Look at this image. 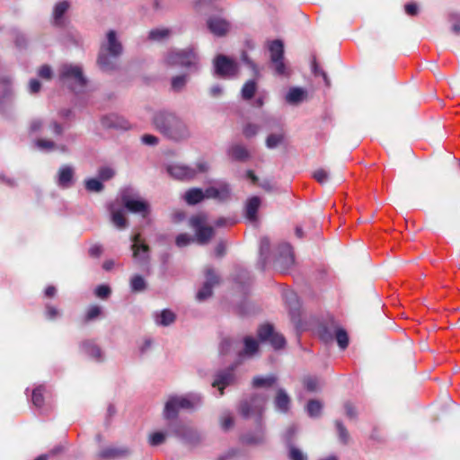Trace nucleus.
I'll return each mask as SVG.
<instances>
[{"mask_svg":"<svg viewBox=\"0 0 460 460\" xmlns=\"http://www.w3.org/2000/svg\"><path fill=\"white\" fill-rule=\"evenodd\" d=\"M294 254L292 247L288 243L279 246V256L276 260L275 266L280 271H287L294 265Z\"/></svg>","mask_w":460,"mask_h":460,"instance_id":"dca6fc26","label":"nucleus"},{"mask_svg":"<svg viewBox=\"0 0 460 460\" xmlns=\"http://www.w3.org/2000/svg\"><path fill=\"white\" fill-rule=\"evenodd\" d=\"M132 251L135 259L144 261L148 258L149 247L143 243L140 233L132 237Z\"/></svg>","mask_w":460,"mask_h":460,"instance_id":"6ab92c4d","label":"nucleus"},{"mask_svg":"<svg viewBox=\"0 0 460 460\" xmlns=\"http://www.w3.org/2000/svg\"><path fill=\"white\" fill-rule=\"evenodd\" d=\"M193 238L187 234H181L176 237V244L179 247H184L193 242Z\"/></svg>","mask_w":460,"mask_h":460,"instance_id":"5fc2aeb1","label":"nucleus"},{"mask_svg":"<svg viewBox=\"0 0 460 460\" xmlns=\"http://www.w3.org/2000/svg\"><path fill=\"white\" fill-rule=\"evenodd\" d=\"M102 314V308L98 305L90 306L85 314L84 319L86 322L93 321Z\"/></svg>","mask_w":460,"mask_h":460,"instance_id":"c03bdc74","label":"nucleus"},{"mask_svg":"<svg viewBox=\"0 0 460 460\" xmlns=\"http://www.w3.org/2000/svg\"><path fill=\"white\" fill-rule=\"evenodd\" d=\"M270 240L267 237H262L260 242V252L261 254H266L270 251Z\"/></svg>","mask_w":460,"mask_h":460,"instance_id":"680f3d73","label":"nucleus"},{"mask_svg":"<svg viewBox=\"0 0 460 460\" xmlns=\"http://www.w3.org/2000/svg\"><path fill=\"white\" fill-rule=\"evenodd\" d=\"M176 316L173 312L164 309L155 315V322L159 326H169L174 323Z\"/></svg>","mask_w":460,"mask_h":460,"instance_id":"c85d7f7f","label":"nucleus"},{"mask_svg":"<svg viewBox=\"0 0 460 460\" xmlns=\"http://www.w3.org/2000/svg\"><path fill=\"white\" fill-rule=\"evenodd\" d=\"M257 334L261 341L269 342L274 349H280L286 346L284 336L276 332L273 325L270 323L261 325L258 328Z\"/></svg>","mask_w":460,"mask_h":460,"instance_id":"1a4fd4ad","label":"nucleus"},{"mask_svg":"<svg viewBox=\"0 0 460 460\" xmlns=\"http://www.w3.org/2000/svg\"><path fill=\"white\" fill-rule=\"evenodd\" d=\"M229 156L235 161L244 162L250 157L248 149L242 145H233L228 149Z\"/></svg>","mask_w":460,"mask_h":460,"instance_id":"a878e982","label":"nucleus"},{"mask_svg":"<svg viewBox=\"0 0 460 460\" xmlns=\"http://www.w3.org/2000/svg\"><path fill=\"white\" fill-rule=\"evenodd\" d=\"M284 299L288 308L292 323L295 324L296 329H299L301 325V303L298 299L296 293L294 291V289H287V291L284 293Z\"/></svg>","mask_w":460,"mask_h":460,"instance_id":"ddd939ff","label":"nucleus"},{"mask_svg":"<svg viewBox=\"0 0 460 460\" xmlns=\"http://www.w3.org/2000/svg\"><path fill=\"white\" fill-rule=\"evenodd\" d=\"M35 146L40 150L50 151L56 148V144L48 139L40 138L35 141Z\"/></svg>","mask_w":460,"mask_h":460,"instance_id":"49530a36","label":"nucleus"},{"mask_svg":"<svg viewBox=\"0 0 460 460\" xmlns=\"http://www.w3.org/2000/svg\"><path fill=\"white\" fill-rule=\"evenodd\" d=\"M120 199L124 207L132 213L140 214L146 217L150 212L149 204L131 188H126L120 191Z\"/></svg>","mask_w":460,"mask_h":460,"instance_id":"20e7f679","label":"nucleus"},{"mask_svg":"<svg viewBox=\"0 0 460 460\" xmlns=\"http://www.w3.org/2000/svg\"><path fill=\"white\" fill-rule=\"evenodd\" d=\"M208 29L217 36L225 35L230 28L229 23L221 18H211L208 22Z\"/></svg>","mask_w":460,"mask_h":460,"instance_id":"412c9836","label":"nucleus"},{"mask_svg":"<svg viewBox=\"0 0 460 460\" xmlns=\"http://www.w3.org/2000/svg\"><path fill=\"white\" fill-rule=\"evenodd\" d=\"M269 49L276 74L279 75H288V68L284 63V46L282 41L279 40H273L270 44Z\"/></svg>","mask_w":460,"mask_h":460,"instance_id":"9d476101","label":"nucleus"},{"mask_svg":"<svg viewBox=\"0 0 460 460\" xmlns=\"http://www.w3.org/2000/svg\"><path fill=\"white\" fill-rule=\"evenodd\" d=\"M314 178L323 184L328 180V172L324 169H318L314 172Z\"/></svg>","mask_w":460,"mask_h":460,"instance_id":"13d9d810","label":"nucleus"},{"mask_svg":"<svg viewBox=\"0 0 460 460\" xmlns=\"http://www.w3.org/2000/svg\"><path fill=\"white\" fill-rule=\"evenodd\" d=\"M207 217L203 214L196 215L190 219V226L195 230L197 241L200 244L207 243L213 236L214 230L206 226Z\"/></svg>","mask_w":460,"mask_h":460,"instance_id":"9b49d317","label":"nucleus"},{"mask_svg":"<svg viewBox=\"0 0 460 460\" xmlns=\"http://www.w3.org/2000/svg\"><path fill=\"white\" fill-rule=\"evenodd\" d=\"M43 391L44 387L42 385L38 386L32 391V403L37 408H40L43 405Z\"/></svg>","mask_w":460,"mask_h":460,"instance_id":"ea45409f","label":"nucleus"},{"mask_svg":"<svg viewBox=\"0 0 460 460\" xmlns=\"http://www.w3.org/2000/svg\"><path fill=\"white\" fill-rule=\"evenodd\" d=\"M166 434L161 431L155 432L149 436L151 446H159L165 441Z\"/></svg>","mask_w":460,"mask_h":460,"instance_id":"de8ad7c7","label":"nucleus"},{"mask_svg":"<svg viewBox=\"0 0 460 460\" xmlns=\"http://www.w3.org/2000/svg\"><path fill=\"white\" fill-rule=\"evenodd\" d=\"M267 401L264 394H253L249 399L243 400L239 406L240 413L244 418L261 416Z\"/></svg>","mask_w":460,"mask_h":460,"instance_id":"6e6552de","label":"nucleus"},{"mask_svg":"<svg viewBox=\"0 0 460 460\" xmlns=\"http://www.w3.org/2000/svg\"><path fill=\"white\" fill-rule=\"evenodd\" d=\"M256 88V83L253 80L246 82L242 88V97L250 100L254 95Z\"/></svg>","mask_w":460,"mask_h":460,"instance_id":"c9c22d12","label":"nucleus"},{"mask_svg":"<svg viewBox=\"0 0 460 460\" xmlns=\"http://www.w3.org/2000/svg\"><path fill=\"white\" fill-rule=\"evenodd\" d=\"M274 404L276 410L285 413L288 411L290 405V398L284 389L279 388L278 390L274 400Z\"/></svg>","mask_w":460,"mask_h":460,"instance_id":"5701e85b","label":"nucleus"},{"mask_svg":"<svg viewBox=\"0 0 460 460\" xmlns=\"http://www.w3.org/2000/svg\"><path fill=\"white\" fill-rule=\"evenodd\" d=\"M204 284L203 288H213L220 284V276L214 268L207 266L204 269Z\"/></svg>","mask_w":460,"mask_h":460,"instance_id":"cd10ccee","label":"nucleus"},{"mask_svg":"<svg viewBox=\"0 0 460 460\" xmlns=\"http://www.w3.org/2000/svg\"><path fill=\"white\" fill-rule=\"evenodd\" d=\"M260 205L261 199L259 197L254 196L247 200L245 206V215L250 221L253 222L257 219V212Z\"/></svg>","mask_w":460,"mask_h":460,"instance_id":"bb28decb","label":"nucleus"},{"mask_svg":"<svg viewBox=\"0 0 460 460\" xmlns=\"http://www.w3.org/2000/svg\"><path fill=\"white\" fill-rule=\"evenodd\" d=\"M82 351L96 361H102L103 358L101 349L93 341H87L81 345Z\"/></svg>","mask_w":460,"mask_h":460,"instance_id":"b1692460","label":"nucleus"},{"mask_svg":"<svg viewBox=\"0 0 460 460\" xmlns=\"http://www.w3.org/2000/svg\"><path fill=\"white\" fill-rule=\"evenodd\" d=\"M202 402V395L198 393H189L183 395H170L164 405V416L166 420L175 419L180 410L193 411L199 408Z\"/></svg>","mask_w":460,"mask_h":460,"instance_id":"f03ea898","label":"nucleus"},{"mask_svg":"<svg viewBox=\"0 0 460 460\" xmlns=\"http://www.w3.org/2000/svg\"><path fill=\"white\" fill-rule=\"evenodd\" d=\"M220 425L224 430H228L234 426V418L230 412L226 411L220 417Z\"/></svg>","mask_w":460,"mask_h":460,"instance_id":"79ce46f5","label":"nucleus"},{"mask_svg":"<svg viewBox=\"0 0 460 460\" xmlns=\"http://www.w3.org/2000/svg\"><path fill=\"white\" fill-rule=\"evenodd\" d=\"M305 95L306 92L305 90H303L302 88L294 87L288 91L286 96V100L288 103L296 104L302 102L305 99Z\"/></svg>","mask_w":460,"mask_h":460,"instance_id":"2f4dec72","label":"nucleus"},{"mask_svg":"<svg viewBox=\"0 0 460 460\" xmlns=\"http://www.w3.org/2000/svg\"><path fill=\"white\" fill-rule=\"evenodd\" d=\"M44 125L41 119H36L31 120L30 124L31 133H40L43 131Z\"/></svg>","mask_w":460,"mask_h":460,"instance_id":"6e6d98bb","label":"nucleus"},{"mask_svg":"<svg viewBox=\"0 0 460 460\" xmlns=\"http://www.w3.org/2000/svg\"><path fill=\"white\" fill-rule=\"evenodd\" d=\"M283 140L281 134H270L266 139V146L269 148H274L279 146Z\"/></svg>","mask_w":460,"mask_h":460,"instance_id":"09e8293b","label":"nucleus"},{"mask_svg":"<svg viewBox=\"0 0 460 460\" xmlns=\"http://www.w3.org/2000/svg\"><path fill=\"white\" fill-rule=\"evenodd\" d=\"M133 453L130 447L126 445H111L99 452V457L105 460H122L128 458Z\"/></svg>","mask_w":460,"mask_h":460,"instance_id":"2eb2a0df","label":"nucleus"},{"mask_svg":"<svg viewBox=\"0 0 460 460\" xmlns=\"http://www.w3.org/2000/svg\"><path fill=\"white\" fill-rule=\"evenodd\" d=\"M243 350L240 353L243 357H252L259 350V342L251 336H246L243 339Z\"/></svg>","mask_w":460,"mask_h":460,"instance_id":"c756f323","label":"nucleus"},{"mask_svg":"<svg viewBox=\"0 0 460 460\" xmlns=\"http://www.w3.org/2000/svg\"><path fill=\"white\" fill-rule=\"evenodd\" d=\"M102 122L105 127L127 128L124 123L120 121L119 117L113 114L104 117Z\"/></svg>","mask_w":460,"mask_h":460,"instance_id":"f704fd0d","label":"nucleus"},{"mask_svg":"<svg viewBox=\"0 0 460 460\" xmlns=\"http://www.w3.org/2000/svg\"><path fill=\"white\" fill-rule=\"evenodd\" d=\"M333 325H338L336 323L332 322L330 326H325L320 332V337L324 342H329L333 340L335 333L333 332Z\"/></svg>","mask_w":460,"mask_h":460,"instance_id":"e433bc0d","label":"nucleus"},{"mask_svg":"<svg viewBox=\"0 0 460 460\" xmlns=\"http://www.w3.org/2000/svg\"><path fill=\"white\" fill-rule=\"evenodd\" d=\"M217 75L228 78L234 76L238 71L237 63L224 55H218L214 61Z\"/></svg>","mask_w":460,"mask_h":460,"instance_id":"4468645a","label":"nucleus"},{"mask_svg":"<svg viewBox=\"0 0 460 460\" xmlns=\"http://www.w3.org/2000/svg\"><path fill=\"white\" fill-rule=\"evenodd\" d=\"M289 460H305L306 456L297 447L289 446Z\"/></svg>","mask_w":460,"mask_h":460,"instance_id":"3c124183","label":"nucleus"},{"mask_svg":"<svg viewBox=\"0 0 460 460\" xmlns=\"http://www.w3.org/2000/svg\"><path fill=\"white\" fill-rule=\"evenodd\" d=\"M122 46L118 41L114 31L107 33V41L101 47L98 64L102 70L111 71L116 67L115 60L121 54Z\"/></svg>","mask_w":460,"mask_h":460,"instance_id":"7ed1b4c3","label":"nucleus"},{"mask_svg":"<svg viewBox=\"0 0 460 460\" xmlns=\"http://www.w3.org/2000/svg\"><path fill=\"white\" fill-rule=\"evenodd\" d=\"M115 174V172L111 167H102L99 170V178L102 181H108L112 178Z\"/></svg>","mask_w":460,"mask_h":460,"instance_id":"864d4df0","label":"nucleus"},{"mask_svg":"<svg viewBox=\"0 0 460 460\" xmlns=\"http://www.w3.org/2000/svg\"><path fill=\"white\" fill-rule=\"evenodd\" d=\"M146 282L143 277L136 275L131 279V288H145Z\"/></svg>","mask_w":460,"mask_h":460,"instance_id":"052dcab7","label":"nucleus"},{"mask_svg":"<svg viewBox=\"0 0 460 460\" xmlns=\"http://www.w3.org/2000/svg\"><path fill=\"white\" fill-rule=\"evenodd\" d=\"M213 295L212 289H199L196 294V299L199 302H204L210 298Z\"/></svg>","mask_w":460,"mask_h":460,"instance_id":"4d7b16f0","label":"nucleus"},{"mask_svg":"<svg viewBox=\"0 0 460 460\" xmlns=\"http://www.w3.org/2000/svg\"><path fill=\"white\" fill-rule=\"evenodd\" d=\"M208 165L205 161H199L196 168H191L182 164H172L167 167L169 174L177 180H190L198 173L206 172Z\"/></svg>","mask_w":460,"mask_h":460,"instance_id":"0eeeda50","label":"nucleus"},{"mask_svg":"<svg viewBox=\"0 0 460 460\" xmlns=\"http://www.w3.org/2000/svg\"><path fill=\"white\" fill-rule=\"evenodd\" d=\"M243 440L249 444H259L264 440V432L262 429L258 430L254 435L246 434Z\"/></svg>","mask_w":460,"mask_h":460,"instance_id":"a19ab883","label":"nucleus"},{"mask_svg":"<svg viewBox=\"0 0 460 460\" xmlns=\"http://www.w3.org/2000/svg\"><path fill=\"white\" fill-rule=\"evenodd\" d=\"M231 197V189L226 182L217 183L207 188V199H214L219 201H226Z\"/></svg>","mask_w":460,"mask_h":460,"instance_id":"f3484780","label":"nucleus"},{"mask_svg":"<svg viewBox=\"0 0 460 460\" xmlns=\"http://www.w3.org/2000/svg\"><path fill=\"white\" fill-rule=\"evenodd\" d=\"M39 75L45 79H50L52 75V70L49 66L44 65L39 70Z\"/></svg>","mask_w":460,"mask_h":460,"instance_id":"bf43d9fd","label":"nucleus"},{"mask_svg":"<svg viewBox=\"0 0 460 460\" xmlns=\"http://www.w3.org/2000/svg\"><path fill=\"white\" fill-rule=\"evenodd\" d=\"M60 80L65 84H71L74 91H80L86 80L83 75L82 68L79 66L65 64L59 68Z\"/></svg>","mask_w":460,"mask_h":460,"instance_id":"423d86ee","label":"nucleus"},{"mask_svg":"<svg viewBox=\"0 0 460 460\" xmlns=\"http://www.w3.org/2000/svg\"><path fill=\"white\" fill-rule=\"evenodd\" d=\"M186 83V75H178L172 79L171 86L173 91L180 92L185 86Z\"/></svg>","mask_w":460,"mask_h":460,"instance_id":"a18cd8bd","label":"nucleus"},{"mask_svg":"<svg viewBox=\"0 0 460 460\" xmlns=\"http://www.w3.org/2000/svg\"><path fill=\"white\" fill-rule=\"evenodd\" d=\"M333 332L335 333V339L340 348L341 349H346L349 344V337L346 331L339 325H333Z\"/></svg>","mask_w":460,"mask_h":460,"instance_id":"473e14b6","label":"nucleus"},{"mask_svg":"<svg viewBox=\"0 0 460 460\" xmlns=\"http://www.w3.org/2000/svg\"><path fill=\"white\" fill-rule=\"evenodd\" d=\"M169 429L172 435L186 444L196 445L200 441L199 433L185 424L173 423L170 425Z\"/></svg>","mask_w":460,"mask_h":460,"instance_id":"f8f14e48","label":"nucleus"},{"mask_svg":"<svg viewBox=\"0 0 460 460\" xmlns=\"http://www.w3.org/2000/svg\"><path fill=\"white\" fill-rule=\"evenodd\" d=\"M69 3L66 1H62L58 3L53 11L54 22L57 25L63 24V15L68 10Z\"/></svg>","mask_w":460,"mask_h":460,"instance_id":"7c9ffc66","label":"nucleus"},{"mask_svg":"<svg viewBox=\"0 0 460 460\" xmlns=\"http://www.w3.org/2000/svg\"><path fill=\"white\" fill-rule=\"evenodd\" d=\"M207 199V190L203 191L201 189L193 188L187 190L184 194V199L189 205H195Z\"/></svg>","mask_w":460,"mask_h":460,"instance_id":"393cba45","label":"nucleus"},{"mask_svg":"<svg viewBox=\"0 0 460 460\" xmlns=\"http://www.w3.org/2000/svg\"><path fill=\"white\" fill-rule=\"evenodd\" d=\"M322 410V403L317 400H311L306 406L307 413L311 417H317L320 415Z\"/></svg>","mask_w":460,"mask_h":460,"instance_id":"58836bf2","label":"nucleus"},{"mask_svg":"<svg viewBox=\"0 0 460 460\" xmlns=\"http://www.w3.org/2000/svg\"><path fill=\"white\" fill-rule=\"evenodd\" d=\"M405 12L408 15L413 16L418 13V6L414 3H409L404 7Z\"/></svg>","mask_w":460,"mask_h":460,"instance_id":"338daca9","label":"nucleus"},{"mask_svg":"<svg viewBox=\"0 0 460 460\" xmlns=\"http://www.w3.org/2000/svg\"><path fill=\"white\" fill-rule=\"evenodd\" d=\"M74 168L70 165H63L58 172L57 183L60 188L66 189L73 185Z\"/></svg>","mask_w":460,"mask_h":460,"instance_id":"aec40b11","label":"nucleus"},{"mask_svg":"<svg viewBox=\"0 0 460 460\" xmlns=\"http://www.w3.org/2000/svg\"><path fill=\"white\" fill-rule=\"evenodd\" d=\"M199 58L192 49L184 50H171L165 58L168 66H180L184 67L198 68Z\"/></svg>","mask_w":460,"mask_h":460,"instance_id":"39448f33","label":"nucleus"},{"mask_svg":"<svg viewBox=\"0 0 460 460\" xmlns=\"http://www.w3.org/2000/svg\"><path fill=\"white\" fill-rule=\"evenodd\" d=\"M234 368L230 367L223 371H219L212 383V386L219 390V395H223L224 388L234 382Z\"/></svg>","mask_w":460,"mask_h":460,"instance_id":"a211bd4d","label":"nucleus"},{"mask_svg":"<svg viewBox=\"0 0 460 460\" xmlns=\"http://www.w3.org/2000/svg\"><path fill=\"white\" fill-rule=\"evenodd\" d=\"M277 378L275 376H256L252 380V385L254 387H270L275 382Z\"/></svg>","mask_w":460,"mask_h":460,"instance_id":"72a5a7b5","label":"nucleus"},{"mask_svg":"<svg viewBox=\"0 0 460 460\" xmlns=\"http://www.w3.org/2000/svg\"><path fill=\"white\" fill-rule=\"evenodd\" d=\"M109 210L111 212V222L117 228L123 229L128 226V220L122 209L117 208L114 204H111Z\"/></svg>","mask_w":460,"mask_h":460,"instance_id":"4be33fe9","label":"nucleus"},{"mask_svg":"<svg viewBox=\"0 0 460 460\" xmlns=\"http://www.w3.org/2000/svg\"><path fill=\"white\" fill-rule=\"evenodd\" d=\"M304 385L308 391L314 392L321 387V381L315 376H306L304 379Z\"/></svg>","mask_w":460,"mask_h":460,"instance_id":"4c0bfd02","label":"nucleus"},{"mask_svg":"<svg viewBox=\"0 0 460 460\" xmlns=\"http://www.w3.org/2000/svg\"><path fill=\"white\" fill-rule=\"evenodd\" d=\"M258 131L259 127L252 123L247 124L243 129V133L244 137L247 138L254 137L258 133Z\"/></svg>","mask_w":460,"mask_h":460,"instance_id":"603ef678","label":"nucleus"},{"mask_svg":"<svg viewBox=\"0 0 460 460\" xmlns=\"http://www.w3.org/2000/svg\"><path fill=\"white\" fill-rule=\"evenodd\" d=\"M142 141L146 145L155 146L158 143V138L153 135L146 134L142 137Z\"/></svg>","mask_w":460,"mask_h":460,"instance_id":"0e129e2a","label":"nucleus"},{"mask_svg":"<svg viewBox=\"0 0 460 460\" xmlns=\"http://www.w3.org/2000/svg\"><path fill=\"white\" fill-rule=\"evenodd\" d=\"M49 128L56 136H60L63 133V127L58 122H52Z\"/></svg>","mask_w":460,"mask_h":460,"instance_id":"69168bd1","label":"nucleus"},{"mask_svg":"<svg viewBox=\"0 0 460 460\" xmlns=\"http://www.w3.org/2000/svg\"><path fill=\"white\" fill-rule=\"evenodd\" d=\"M171 31L168 29L160 28L155 29L149 32V38L154 40H160L167 38Z\"/></svg>","mask_w":460,"mask_h":460,"instance_id":"37998d69","label":"nucleus"},{"mask_svg":"<svg viewBox=\"0 0 460 460\" xmlns=\"http://www.w3.org/2000/svg\"><path fill=\"white\" fill-rule=\"evenodd\" d=\"M336 427H337V429H338V432H339L341 439L343 442H346L347 439H348V432H347L345 427L340 421H336Z\"/></svg>","mask_w":460,"mask_h":460,"instance_id":"e2e57ef3","label":"nucleus"},{"mask_svg":"<svg viewBox=\"0 0 460 460\" xmlns=\"http://www.w3.org/2000/svg\"><path fill=\"white\" fill-rule=\"evenodd\" d=\"M85 188L89 191L99 192L102 190V183L96 179H89L85 181Z\"/></svg>","mask_w":460,"mask_h":460,"instance_id":"8fccbe9b","label":"nucleus"},{"mask_svg":"<svg viewBox=\"0 0 460 460\" xmlns=\"http://www.w3.org/2000/svg\"><path fill=\"white\" fill-rule=\"evenodd\" d=\"M153 124L165 137L176 142L187 140L191 136L186 122L171 112L157 111L153 118Z\"/></svg>","mask_w":460,"mask_h":460,"instance_id":"f257e3e1","label":"nucleus"},{"mask_svg":"<svg viewBox=\"0 0 460 460\" xmlns=\"http://www.w3.org/2000/svg\"><path fill=\"white\" fill-rule=\"evenodd\" d=\"M102 253V247L101 245L95 244V245H93L89 249V254L92 257H99Z\"/></svg>","mask_w":460,"mask_h":460,"instance_id":"774afa93","label":"nucleus"}]
</instances>
